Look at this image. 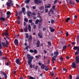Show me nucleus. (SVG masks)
<instances>
[{
	"label": "nucleus",
	"mask_w": 79,
	"mask_h": 79,
	"mask_svg": "<svg viewBox=\"0 0 79 79\" xmlns=\"http://www.w3.org/2000/svg\"><path fill=\"white\" fill-rule=\"evenodd\" d=\"M27 57L28 59V64L29 65H30L31 64V63H32V59L34 58V57L32 56L31 57V55L29 54L27 55Z\"/></svg>",
	"instance_id": "f257e3e1"
},
{
	"label": "nucleus",
	"mask_w": 79,
	"mask_h": 79,
	"mask_svg": "<svg viewBox=\"0 0 79 79\" xmlns=\"http://www.w3.org/2000/svg\"><path fill=\"white\" fill-rule=\"evenodd\" d=\"M6 5L8 7H11L14 5L12 0H8V2L6 3Z\"/></svg>",
	"instance_id": "f03ea898"
},
{
	"label": "nucleus",
	"mask_w": 79,
	"mask_h": 79,
	"mask_svg": "<svg viewBox=\"0 0 79 79\" xmlns=\"http://www.w3.org/2000/svg\"><path fill=\"white\" fill-rule=\"evenodd\" d=\"M76 61L75 62L76 64H77L79 63V56H77L76 57L75 59Z\"/></svg>",
	"instance_id": "7ed1b4c3"
},
{
	"label": "nucleus",
	"mask_w": 79,
	"mask_h": 79,
	"mask_svg": "<svg viewBox=\"0 0 79 79\" xmlns=\"http://www.w3.org/2000/svg\"><path fill=\"white\" fill-rule=\"evenodd\" d=\"M34 2L35 4H36V5H38L42 3V2L40 0H35Z\"/></svg>",
	"instance_id": "20e7f679"
},
{
	"label": "nucleus",
	"mask_w": 79,
	"mask_h": 79,
	"mask_svg": "<svg viewBox=\"0 0 79 79\" xmlns=\"http://www.w3.org/2000/svg\"><path fill=\"white\" fill-rule=\"evenodd\" d=\"M2 46L1 44V42H0V50H2ZM2 54L3 53L0 50V56H2Z\"/></svg>",
	"instance_id": "39448f33"
},
{
	"label": "nucleus",
	"mask_w": 79,
	"mask_h": 79,
	"mask_svg": "<svg viewBox=\"0 0 79 79\" xmlns=\"http://www.w3.org/2000/svg\"><path fill=\"white\" fill-rule=\"evenodd\" d=\"M59 54V52H58L56 51L54 53V57H55V58H56L58 56V54Z\"/></svg>",
	"instance_id": "423d86ee"
},
{
	"label": "nucleus",
	"mask_w": 79,
	"mask_h": 79,
	"mask_svg": "<svg viewBox=\"0 0 79 79\" xmlns=\"http://www.w3.org/2000/svg\"><path fill=\"white\" fill-rule=\"evenodd\" d=\"M19 44V42H18V40L15 39L14 40V44L16 46H18V44Z\"/></svg>",
	"instance_id": "0eeeda50"
},
{
	"label": "nucleus",
	"mask_w": 79,
	"mask_h": 79,
	"mask_svg": "<svg viewBox=\"0 0 79 79\" xmlns=\"http://www.w3.org/2000/svg\"><path fill=\"white\" fill-rule=\"evenodd\" d=\"M38 36L40 39H42V38L43 37L42 33L39 32L38 34Z\"/></svg>",
	"instance_id": "6e6552de"
},
{
	"label": "nucleus",
	"mask_w": 79,
	"mask_h": 79,
	"mask_svg": "<svg viewBox=\"0 0 79 79\" xmlns=\"http://www.w3.org/2000/svg\"><path fill=\"white\" fill-rule=\"evenodd\" d=\"M15 62L17 64H20V60L19 58H18L15 60Z\"/></svg>",
	"instance_id": "1a4fd4ad"
},
{
	"label": "nucleus",
	"mask_w": 79,
	"mask_h": 79,
	"mask_svg": "<svg viewBox=\"0 0 79 79\" xmlns=\"http://www.w3.org/2000/svg\"><path fill=\"white\" fill-rule=\"evenodd\" d=\"M36 47H40V41L38 40L36 43Z\"/></svg>",
	"instance_id": "9d476101"
},
{
	"label": "nucleus",
	"mask_w": 79,
	"mask_h": 79,
	"mask_svg": "<svg viewBox=\"0 0 79 79\" xmlns=\"http://www.w3.org/2000/svg\"><path fill=\"white\" fill-rule=\"evenodd\" d=\"M72 68H75L76 67V64L74 62H73L72 63Z\"/></svg>",
	"instance_id": "9b49d317"
},
{
	"label": "nucleus",
	"mask_w": 79,
	"mask_h": 79,
	"mask_svg": "<svg viewBox=\"0 0 79 79\" xmlns=\"http://www.w3.org/2000/svg\"><path fill=\"white\" fill-rule=\"evenodd\" d=\"M33 68L34 69H35V70H37V68H38V66L37 65H36L35 66V64H34L33 65Z\"/></svg>",
	"instance_id": "f8f14e48"
},
{
	"label": "nucleus",
	"mask_w": 79,
	"mask_h": 79,
	"mask_svg": "<svg viewBox=\"0 0 79 79\" xmlns=\"http://www.w3.org/2000/svg\"><path fill=\"white\" fill-rule=\"evenodd\" d=\"M2 45L3 47H5L7 48V47L8 46L7 44L6 43L4 44L3 42L2 43Z\"/></svg>",
	"instance_id": "ddd939ff"
},
{
	"label": "nucleus",
	"mask_w": 79,
	"mask_h": 79,
	"mask_svg": "<svg viewBox=\"0 0 79 79\" xmlns=\"http://www.w3.org/2000/svg\"><path fill=\"white\" fill-rule=\"evenodd\" d=\"M28 40H29V41H31V42L32 40V35H30L29 36Z\"/></svg>",
	"instance_id": "4468645a"
},
{
	"label": "nucleus",
	"mask_w": 79,
	"mask_h": 79,
	"mask_svg": "<svg viewBox=\"0 0 79 79\" xmlns=\"http://www.w3.org/2000/svg\"><path fill=\"white\" fill-rule=\"evenodd\" d=\"M50 30V31L51 32H53L55 31V30L54 29H53L52 27H50L49 28Z\"/></svg>",
	"instance_id": "2eb2a0df"
},
{
	"label": "nucleus",
	"mask_w": 79,
	"mask_h": 79,
	"mask_svg": "<svg viewBox=\"0 0 79 79\" xmlns=\"http://www.w3.org/2000/svg\"><path fill=\"white\" fill-rule=\"evenodd\" d=\"M69 3L71 6H74L75 5V2H71V1H70Z\"/></svg>",
	"instance_id": "dca6fc26"
},
{
	"label": "nucleus",
	"mask_w": 79,
	"mask_h": 79,
	"mask_svg": "<svg viewBox=\"0 0 79 79\" xmlns=\"http://www.w3.org/2000/svg\"><path fill=\"white\" fill-rule=\"evenodd\" d=\"M79 49H77V51H76L75 53V55H78V54H79Z\"/></svg>",
	"instance_id": "f3484780"
},
{
	"label": "nucleus",
	"mask_w": 79,
	"mask_h": 79,
	"mask_svg": "<svg viewBox=\"0 0 79 79\" xmlns=\"http://www.w3.org/2000/svg\"><path fill=\"white\" fill-rule=\"evenodd\" d=\"M28 31L31 32V25H29L28 26Z\"/></svg>",
	"instance_id": "a211bd4d"
},
{
	"label": "nucleus",
	"mask_w": 79,
	"mask_h": 79,
	"mask_svg": "<svg viewBox=\"0 0 79 79\" xmlns=\"http://www.w3.org/2000/svg\"><path fill=\"white\" fill-rule=\"evenodd\" d=\"M8 29H7L6 30V33L5 34V35H7V36L8 35Z\"/></svg>",
	"instance_id": "6ab92c4d"
},
{
	"label": "nucleus",
	"mask_w": 79,
	"mask_h": 79,
	"mask_svg": "<svg viewBox=\"0 0 79 79\" xmlns=\"http://www.w3.org/2000/svg\"><path fill=\"white\" fill-rule=\"evenodd\" d=\"M49 69L48 68V66H46L45 67V68L44 69V70L46 71H48V70Z\"/></svg>",
	"instance_id": "aec40b11"
},
{
	"label": "nucleus",
	"mask_w": 79,
	"mask_h": 79,
	"mask_svg": "<svg viewBox=\"0 0 79 79\" xmlns=\"http://www.w3.org/2000/svg\"><path fill=\"white\" fill-rule=\"evenodd\" d=\"M66 48H67V46L65 45L63 46L62 49L63 51H64L65 49H66Z\"/></svg>",
	"instance_id": "412c9836"
},
{
	"label": "nucleus",
	"mask_w": 79,
	"mask_h": 79,
	"mask_svg": "<svg viewBox=\"0 0 79 79\" xmlns=\"http://www.w3.org/2000/svg\"><path fill=\"white\" fill-rule=\"evenodd\" d=\"M31 14H32V12L31 11L28 12L27 13V16L28 17H30L31 16Z\"/></svg>",
	"instance_id": "4be33fe9"
},
{
	"label": "nucleus",
	"mask_w": 79,
	"mask_h": 79,
	"mask_svg": "<svg viewBox=\"0 0 79 79\" xmlns=\"http://www.w3.org/2000/svg\"><path fill=\"white\" fill-rule=\"evenodd\" d=\"M45 65L44 64H42L41 66V68L42 69H44V68H45Z\"/></svg>",
	"instance_id": "5701e85b"
},
{
	"label": "nucleus",
	"mask_w": 79,
	"mask_h": 79,
	"mask_svg": "<svg viewBox=\"0 0 79 79\" xmlns=\"http://www.w3.org/2000/svg\"><path fill=\"white\" fill-rule=\"evenodd\" d=\"M0 20L1 21H5V19L4 17H2L0 18Z\"/></svg>",
	"instance_id": "b1692460"
},
{
	"label": "nucleus",
	"mask_w": 79,
	"mask_h": 79,
	"mask_svg": "<svg viewBox=\"0 0 79 79\" xmlns=\"http://www.w3.org/2000/svg\"><path fill=\"white\" fill-rule=\"evenodd\" d=\"M44 9V6H41L39 7V9L40 10H43Z\"/></svg>",
	"instance_id": "393cba45"
},
{
	"label": "nucleus",
	"mask_w": 79,
	"mask_h": 79,
	"mask_svg": "<svg viewBox=\"0 0 79 79\" xmlns=\"http://www.w3.org/2000/svg\"><path fill=\"white\" fill-rule=\"evenodd\" d=\"M22 13H24L25 11V8L24 7H23L22 9Z\"/></svg>",
	"instance_id": "a878e982"
},
{
	"label": "nucleus",
	"mask_w": 79,
	"mask_h": 79,
	"mask_svg": "<svg viewBox=\"0 0 79 79\" xmlns=\"http://www.w3.org/2000/svg\"><path fill=\"white\" fill-rule=\"evenodd\" d=\"M54 72L53 71H52L51 73H50V75H51V76L53 77V76H54Z\"/></svg>",
	"instance_id": "bb28decb"
},
{
	"label": "nucleus",
	"mask_w": 79,
	"mask_h": 79,
	"mask_svg": "<svg viewBox=\"0 0 79 79\" xmlns=\"http://www.w3.org/2000/svg\"><path fill=\"white\" fill-rule=\"evenodd\" d=\"M30 0H26L25 3H26V4H28V3L30 2Z\"/></svg>",
	"instance_id": "cd10ccee"
},
{
	"label": "nucleus",
	"mask_w": 79,
	"mask_h": 79,
	"mask_svg": "<svg viewBox=\"0 0 79 79\" xmlns=\"http://www.w3.org/2000/svg\"><path fill=\"white\" fill-rule=\"evenodd\" d=\"M70 20V18L69 17L66 20V22H67V23H68V21H69V20Z\"/></svg>",
	"instance_id": "c85d7f7f"
},
{
	"label": "nucleus",
	"mask_w": 79,
	"mask_h": 79,
	"mask_svg": "<svg viewBox=\"0 0 79 79\" xmlns=\"http://www.w3.org/2000/svg\"><path fill=\"white\" fill-rule=\"evenodd\" d=\"M2 74L3 75H4V77H7V76L6 75V73H5V72H3L2 73Z\"/></svg>",
	"instance_id": "c756f323"
},
{
	"label": "nucleus",
	"mask_w": 79,
	"mask_h": 79,
	"mask_svg": "<svg viewBox=\"0 0 79 79\" xmlns=\"http://www.w3.org/2000/svg\"><path fill=\"white\" fill-rule=\"evenodd\" d=\"M48 5H49L48 6H45V8H50L51 6L50 4H48Z\"/></svg>",
	"instance_id": "7c9ffc66"
},
{
	"label": "nucleus",
	"mask_w": 79,
	"mask_h": 79,
	"mask_svg": "<svg viewBox=\"0 0 79 79\" xmlns=\"http://www.w3.org/2000/svg\"><path fill=\"white\" fill-rule=\"evenodd\" d=\"M56 58L54 57V56L52 58V61H55L56 60Z\"/></svg>",
	"instance_id": "2f4dec72"
},
{
	"label": "nucleus",
	"mask_w": 79,
	"mask_h": 79,
	"mask_svg": "<svg viewBox=\"0 0 79 79\" xmlns=\"http://www.w3.org/2000/svg\"><path fill=\"white\" fill-rule=\"evenodd\" d=\"M25 35L26 36V39H28V38L29 37V35L28 34V33H26Z\"/></svg>",
	"instance_id": "473e14b6"
},
{
	"label": "nucleus",
	"mask_w": 79,
	"mask_h": 79,
	"mask_svg": "<svg viewBox=\"0 0 79 79\" xmlns=\"http://www.w3.org/2000/svg\"><path fill=\"white\" fill-rule=\"evenodd\" d=\"M34 52L35 54H37V51L36 49H34Z\"/></svg>",
	"instance_id": "72a5a7b5"
},
{
	"label": "nucleus",
	"mask_w": 79,
	"mask_h": 79,
	"mask_svg": "<svg viewBox=\"0 0 79 79\" xmlns=\"http://www.w3.org/2000/svg\"><path fill=\"white\" fill-rule=\"evenodd\" d=\"M10 14H11V12H10V11H8L7 12L6 15H10Z\"/></svg>",
	"instance_id": "f704fd0d"
},
{
	"label": "nucleus",
	"mask_w": 79,
	"mask_h": 79,
	"mask_svg": "<svg viewBox=\"0 0 79 79\" xmlns=\"http://www.w3.org/2000/svg\"><path fill=\"white\" fill-rule=\"evenodd\" d=\"M29 79H35V78H34V77H32V76H30Z\"/></svg>",
	"instance_id": "c9c22d12"
},
{
	"label": "nucleus",
	"mask_w": 79,
	"mask_h": 79,
	"mask_svg": "<svg viewBox=\"0 0 79 79\" xmlns=\"http://www.w3.org/2000/svg\"><path fill=\"white\" fill-rule=\"evenodd\" d=\"M24 21H25V22H26V23H27L28 22V19H27L26 18H25L24 19Z\"/></svg>",
	"instance_id": "e433bc0d"
},
{
	"label": "nucleus",
	"mask_w": 79,
	"mask_h": 79,
	"mask_svg": "<svg viewBox=\"0 0 79 79\" xmlns=\"http://www.w3.org/2000/svg\"><path fill=\"white\" fill-rule=\"evenodd\" d=\"M24 32H27L28 31H27V28H25L24 29Z\"/></svg>",
	"instance_id": "4c0bfd02"
},
{
	"label": "nucleus",
	"mask_w": 79,
	"mask_h": 79,
	"mask_svg": "<svg viewBox=\"0 0 79 79\" xmlns=\"http://www.w3.org/2000/svg\"><path fill=\"white\" fill-rule=\"evenodd\" d=\"M29 52H30V53H34V51L32 49H30L29 50Z\"/></svg>",
	"instance_id": "58836bf2"
},
{
	"label": "nucleus",
	"mask_w": 79,
	"mask_h": 79,
	"mask_svg": "<svg viewBox=\"0 0 79 79\" xmlns=\"http://www.w3.org/2000/svg\"><path fill=\"white\" fill-rule=\"evenodd\" d=\"M58 2V0H56L54 2V5H56V3H57Z\"/></svg>",
	"instance_id": "ea45409f"
},
{
	"label": "nucleus",
	"mask_w": 79,
	"mask_h": 79,
	"mask_svg": "<svg viewBox=\"0 0 79 79\" xmlns=\"http://www.w3.org/2000/svg\"><path fill=\"white\" fill-rule=\"evenodd\" d=\"M29 23H32V20L31 19H29Z\"/></svg>",
	"instance_id": "a19ab883"
},
{
	"label": "nucleus",
	"mask_w": 79,
	"mask_h": 79,
	"mask_svg": "<svg viewBox=\"0 0 79 79\" xmlns=\"http://www.w3.org/2000/svg\"><path fill=\"white\" fill-rule=\"evenodd\" d=\"M17 21L18 24H21V22L20 21H19V20H17Z\"/></svg>",
	"instance_id": "79ce46f5"
},
{
	"label": "nucleus",
	"mask_w": 79,
	"mask_h": 79,
	"mask_svg": "<svg viewBox=\"0 0 79 79\" xmlns=\"http://www.w3.org/2000/svg\"><path fill=\"white\" fill-rule=\"evenodd\" d=\"M39 20L37 19L35 21V23L36 24H38V23H39Z\"/></svg>",
	"instance_id": "37998d69"
},
{
	"label": "nucleus",
	"mask_w": 79,
	"mask_h": 79,
	"mask_svg": "<svg viewBox=\"0 0 79 79\" xmlns=\"http://www.w3.org/2000/svg\"><path fill=\"white\" fill-rule=\"evenodd\" d=\"M28 47H29V46L27 45L26 47V49L25 48L24 50H27V49H28Z\"/></svg>",
	"instance_id": "c03bdc74"
},
{
	"label": "nucleus",
	"mask_w": 79,
	"mask_h": 79,
	"mask_svg": "<svg viewBox=\"0 0 79 79\" xmlns=\"http://www.w3.org/2000/svg\"><path fill=\"white\" fill-rule=\"evenodd\" d=\"M50 59H48V64H50Z\"/></svg>",
	"instance_id": "a18cd8bd"
},
{
	"label": "nucleus",
	"mask_w": 79,
	"mask_h": 79,
	"mask_svg": "<svg viewBox=\"0 0 79 79\" xmlns=\"http://www.w3.org/2000/svg\"><path fill=\"white\" fill-rule=\"evenodd\" d=\"M43 31H46V27H44L43 28Z\"/></svg>",
	"instance_id": "49530a36"
},
{
	"label": "nucleus",
	"mask_w": 79,
	"mask_h": 79,
	"mask_svg": "<svg viewBox=\"0 0 79 79\" xmlns=\"http://www.w3.org/2000/svg\"><path fill=\"white\" fill-rule=\"evenodd\" d=\"M54 22H55V21H54V20H51V24H53Z\"/></svg>",
	"instance_id": "de8ad7c7"
},
{
	"label": "nucleus",
	"mask_w": 79,
	"mask_h": 79,
	"mask_svg": "<svg viewBox=\"0 0 79 79\" xmlns=\"http://www.w3.org/2000/svg\"><path fill=\"white\" fill-rule=\"evenodd\" d=\"M48 45H51V42H50V41H48Z\"/></svg>",
	"instance_id": "09e8293b"
},
{
	"label": "nucleus",
	"mask_w": 79,
	"mask_h": 79,
	"mask_svg": "<svg viewBox=\"0 0 79 79\" xmlns=\"http://www.w3.org/2000/svg\"><path fill=\"white\" fill-rule=\"evenodd\" d=\"M30 67L32 69V66L33 67V65H32V64H30Z\"/></svg>",
	"instance_id": "8fccbe9b"
},
{
	"label": "nucleus",
	"mask_w": 79,
	"mask_h": 79,
	"mask_svg": "<svg viewBox=\"0 0 79 79\" xmlns=\"http://www.w3.org/2000/svg\"><path fill=\"white\" fill-rule=\"evenodd\" d=\"M48 9H45V13H48Z\"/></svg>",
	"instance_id": "3c124183"
},
{
	"label": "nucleus",
	"mask_w": 79,
	"mask_h": 79,
	"mask_svg": "<svg viewBox=\"0 0 79 79\" xmlns=\"http://www.w3.org/2000/svg\"><path fill=\"white\" fill-rule=\"evenodd\" d=\"M50 11L51 12H52V13H54V11L52 9H51L50 10Z\"/></svg>",
	"instance_id": "603ef678"
},
{
	"label": "nucleus",
	"mask_w": 79,
	"mask_h": 79,
	"mask_svg": "<svg viewBox=\"0 0 79 79\" xmlns=\"http://www.w3.org/2000/svg\"><path fill=\"white\" fill-rule=\"evenodd\" d=\"M66 37H68V35H69V34L68 33V32H67L66 34Z\"/></svg>",
	"instance_id": "864d4df0"
},
{
	"label": "nucleus",
	"mask_w": 79,
	"mask_h": 79,
	"mask_svg": "<svg viewBox=\"0 0 79 79\" xmlns=\"http://www.w3.org/2000/svg\"><path fill=\"white\" fill-rule=\"evenodd\" d=\"M69 78L70 79H72V75H69Z\"/></svg>",
	"instance_id": "5fc2aeb1"
},
{
	"label": "nucleus",
	"mask_w": 79,
	"mask_h": 79,
	"mask_svg": "<svg viewBox=\"0 0 79 79\" xmlns=\"http://www.w3.org/2000/svg\"><path fill=\"white\" fill-rule=\"evenodd\" d=\"M6 57H3L2 58V60H6Z\"/></svg>",
	"instance_id": "6e6d98bb"
},
{
	"label": "nucleus",
	"mask_w": 79,
	"mask_h": 79,
	"mask_svg": "<svg viewBox=\"0 0 79 79\" xmlns=\"http://www.w3.org/2000/svg\"><path fill=\"white\" fill-rule=\"evenodd\" d=\"M33 19H37V17L35 16H33Z\"/></svg>",
	"instance_id": "4d7b16f0"
},
{
	"label": "nucleus",
	"mask_w": 79,
	"mask_h": 79,
	"mask_svg": "<svg viewBox=\"0 0 79 79\" xmlns=\"http://www.w3.org/2000/svg\"><path fill=\"white\" fill-rule=\"evenodd\" d=\"M55 5H53L52 7V8L53 9V10H55Z\"/></svg>",
	"instance_id": "13d9d810"
},
{
	"label": "nucleus",
	"mask_w": 79,
	"mask_h": 79,
	"mask_svg": "<svg viewBox=\"0 0 79 79\" xmlns=\"http://www.w3.org/2000/svg\"><path fill=\"white\" fill-rule=\"evenodd\" d=\"M20 18H21L20 17H19V16H18V19H18V20H19V19H20Z\"/></svg>",
	"instance_id": "bf43d9fd"
},
{
	"label": "nucleus",
	"mask_w": 79,
	"mask_h": 79,
	"mask_svg": "<svg viewBox=\"0 0 79 79\" xmlns=\"http://www.w3.org/2000/svg\"><path fill=\"white\" fill-rule=\"evenodd\" d=\"M60 60H61V61H62V60H63V57H61L60 58Z\"/></svg>",
	"instance_id": "052dcab7"
},
{
	"label": "nucleus",
	"mask_w": 79,
	"mask_h": 79,
	"mask_svg": "<svg viewBox=\"0 0 79 79\" xmlns=\"http://www.w3.org/2000/svg\"><path fill=\"white\" fill-rule=\"evenodd\" d=\"M32 15H33V16H35V13H34V12H33L32 13Z\"/></svg>",
	"instance_id": "680f3d73"
},
{
	"label": "nucleus",
	"mask_w": 79,
	"mask_h": 79,
	"mask_svg": "<svg viewBox=\"0 0 79 79\" xmlns=\"http://www.w3.org/2000/svg\"><path fill=\"white\" fill-rule=\"evenodd\" d=\"M19 15H22V11H20V12H19Z\"/></svg>",
	"instance_id": "e2e57ef3"
},
{
	"label": "nucleus",
	"mask_w": 79,
	"mask_h": 79,
	"mask_svg": "<svg viewBox=\"0 0 79 79\" xmlns=\"http://www.w3.org/2000/svg\"><path fill=\"white\" fill-rule=\"evenodd\" d=\"M48 14L49 15V16H51V15H50V11L48 12Z\"/></svg>",
	"instance_id": "0e129e2a"
},
{
	"label": "nucleus",
	"mask_w": 79,
	"mask_h": 79,
	"mask_svg": "<svg viewBox=\"0 0 79 79\" xmlns=\"http://www.w3.org/2000/svg\"><path fill=\"white\" fill-rule=\"evenodd\" d=\"M7 18L8 19L10 17V15H7L6 16Z\"/></svg>",
	"instance_id": "69168bd1"
},
{
	"label": "nucleus",
	"mask_w": 79,
	"mask_h": 79,
	"mask_svg": "<svg viewBox=\"0 0 79 79\" xmlns=\"http://www.w3.org/2000/svg\"><path fill=\"white\" fill-rule=\"evenodd\" d=\"M33 27H34V29H35V28H36V25H34Z\"/></svg>",
	"instance_id": "338daca9"
},
{
	"label": "nucleus",
	"mask_w": 79,
	"mask_h": 79,
	"mask_svg": "<svg viewBox=\"0 0 79 79\" xmlns=\"http://www.w3.org/2000/svg\"><path fill=\"white\" fill-rule=\"evenodd\" d=\"M20 31L21 32H23V29H21Z\"/></svg>",
	"instance_id": "774afa93"
}]
</instances>
